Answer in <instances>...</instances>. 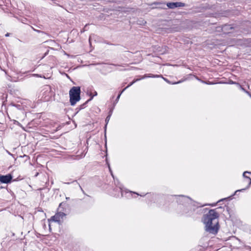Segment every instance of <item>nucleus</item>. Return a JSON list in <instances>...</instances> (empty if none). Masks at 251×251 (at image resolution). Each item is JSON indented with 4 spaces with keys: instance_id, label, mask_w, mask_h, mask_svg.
<instances>
[{
    "instance_id": "6",
    "label": "nucleus",
    "mask_w": 251,
    "mask_h": 251,
    "mask_svg": "<svg viewBox=\"0 0 251 251\" xmlns=\"http://www.w3.org/2000/svg\"><path fill=\"white\" fill-rule=\"evenodd\" d=\"M65 216V214L64 213L58 212L51 217V220L55 222H59L61 219H62Z\"/></svg>"
},
{
    "instance_id": "10",
    "label": "nucleus",
    "mask_w": 251,
    "mask_h": 251,
    "mask_svg": "<svg viewBox=\"0 0 251 251\" xmlns=\"http://www.w3.org/2000/svg\"><path fill=\"white\" fill-rule=\"evenodd\" d=\"M111 114H108V115L107 116V117L106 118V119H105V123H106V125H105V127H106V126L110 119V117H111Z\"/></svg>"
},
{
    "instance_id": "11",
    "label": "nucleus",
    "mask_w": 251,
    "mask_h": 251,
    "mask_svg": "<svg viewBox=\"0 0 251 251\" xmlns=\"http://www.w3.org/2000/svg\"><path fill=\"white\" fill-rule=\"evenodd\" d=\"M19 157L20 158H22V157H23L24 158L25 161H27L29 159L28 156L26 155H24L23 156H22V155H20L19 156Z\"/></svg>"
},
{
    "instance_id": "14",
    "label": "nucleus",
    "mask_w": 251,
    "mask_h": 251,
    "mask_svg": "<svg viewBox=\"0 0 251 251\" xmlns=\"http://www.w3.org/2000/svg\"><path fill=\"white\" fill-rule=\"evenodd\" d=\"M125 91V89H123L121 92L118 95V96H117V99L116 100V101H118L119 100V99H120V97L121 95V94L123 93V92Z\"/></svg>"
},
{
    "instance_id": "13",
    "label": "nucleus",
    "mask_w": 251,
    "mask_h": 251,
    "mask_svg": "<svg viewBox=\"0 0 251 251\" xmlns=\"http://www.w3.org/2000/svg\"><path fill=\"white\" fill-rule=\"evenodd\" d=\"M246 174H251V172H248V171H245L244 172V173L243 174V176L244 177V179H245L247 177H248V176H246Z\"/></svg>"
},
{
    "instance_id": "24",
    "label": "nucleus",
    "mask_w": 251,
    "mask_h": 251,
    "mask_svg": "<svg viewBox=\"0 0 251 251\" xmlns=\"http://www.w3.org/2000/svg\"><path fill=\"white\" fill-rule=\"evenodd\" d=\"M112 110L111 109V110H110V111H109V114H110V113L112 114Z\"/></svg>"
},
{
    "instance_id": "3",
    "label": "nucleus",
    "mask_w": 251,
    "mask_h": 251,
    "mask_svg": "<svg viewBox=\"0 0 251 251\" xmlns=\"http://www.w3.org/2000/svg\"><path fill=\"white\" fill-rule=\"evenodd\" d=\"M80 93L79 87L74 86L70 90V102L71 105H75L80 100Z\"/></svg>"
},
{
    "instance_id": "23",
    "label": "nucleus",
    "mask_w": 251,
    "mask_h": 251,
    "mask_svg": "<svg viewBox=\"0 0 251 251\" xmlns=\"http://www.w3.org/2000/svg\"><path fill=\"white\" fill-rule=\"evenodd\" d=\"M38 174H39L38 173H36V174H35L34 176H37L38 175Z\"/></svg>"
},
{
    "instance_id": "17",
    "label": "nucleus",
    "mask_w": 251,
    "mask_h": 251,
    "mask_svg": "<svg viewBox=\"0 0 251 251\" xmlns=\"http://www.w3.org/2000/svg\"><path fill=\"white\" fill-rule=\"evenodd\" d=\"M155 76L154 75H145L142 78H144L145 77H154Z\"/></svg>"
},
{
    "instance_id": "8",
    "label": "nucleus",
    "mask_w": 251,
    "mask_h": 251,
    "mask_svg": "<svg viewBox=\"0 0 251 251\" xmlns=\"http://www.w3.org/2000/svg\"><path fill=\"white\" fill-rule=\"evenodd\" d=\"M97 92L96 91H95L94 92V94L91 97L90 99H89L88 100H87L85 103H84L83 104H81L80 106V109H82L83 108H84L85 107V104L89 101L91 100H92V99L93 98L94 96H97Z\"/></svg>"
},
{
    "instance_id": "19",
    "label": "nucleus",
    "mask_w": 251,
    "mask_h": 251,
    "mask_svg": "<svg viewBox=\"0 0 251 251\" xmlns=\"http://www.w3.org/2000/svg\"><path fill=\"white\" fill-rule=\"evenodd\" d=\"M180 82H181V81H178V82H174V83H173L172 84H176L179 83H180Z\"/></svg>"
},
{
    "instance_id": "33",
    "label": "nucleus",
    "mask_w": 251,
    "mask_h": 251,
    "mask_svg": "<svg viewBox=\"0 0 251 251\" xmlns=\"http://www.w3.org/2000/svg\"><path fill=\"white\" fill-rule=\"evenodd\" d=\"M17 124H20L18 123V122H17Z\"/></svg>"
},
{
    "instance_id": "31",
    "label": "nucleus",
    "mask_w": 251,
    "mask_h": 251,
    "mask_svg": "<svg viewBox=\"0 0 251 251\" xmlns=\"http://www.w3.org/2000/svg\"><path fill=\"white\" fill-rule=\"evenodd\" d=\"M19 218L21 219H22L23 218L21 216H19Z\"/></svg>"
},
{
    "instance_id": "16",
    "label": "nucleus",
    "mask_w": 251,
    "mask_h": 251,
    "mask_svg": "<svg viewBox=\"0 0 251 251\" xmlns=\"http://www.w3.org/2000/svg\"><path fill=\"white\" fill-rule=\"evenodd\" d=\"M240 87L241 89L242 90H243V91H244L245 92H246V93L249 94V92L247 91H246L243 87H242L241 85H240Z\"/></svg>"
},
{
    "instance_id": "9",
    "label": "nucleus",
    "mask_w": 251,
    "mask_h": 251,
    "mask_svg": "<svg viewBox=\"0 0 251 251\" xmlns=\"http://www.w3.org/2000/svg\"><path fill=\"white\" fill-rule=\"evenodd\" d=\"M141 79V78H139V79H134L133 80V81L131 82L126 88H125L124 89H125V90L127 89V88L129 87L130 86H131V85H132L135 82H136V81H139Z\"/></svg>"
},
{
    "instance_id": "2",
    "label": "nucleus",
    "mask_w": 251,
    "mask_h": 251,
    "mask_svg": "<svg viewBox=\"0 0 251 251\" xmlns=\"http://www.w3.org/2000/svg\"><path fill=\"white\" fill-rule=\"evenodd\" d=\"M28 102L26 100H22L20 98L17 100V109L19 110L18 112L17 111V114L19 115L17 118L24 119L26 116L25 109L27 108Z\"/></svg>"
},
{
    "instance_id": "1",
    "label": "nucleus",
    "mask_w": 251,
    "mask_h": 251,
    "mask_svg": "<svg viewBox=\"0 0 251 251\" xmlns=\"http://www.w3.org/2000/svg\"><path fill=\"white\" fill-rule=\"evenodd\" d=\"M219 214L216 209H211L207 214L203 215L202 221L205 225V230L207 232L213 234L217 233L219 229Z\"/></svg>"
},
{
    "instance_id": "30",
    "label": "nucleus",
    "mask_w": 251,
    "mask_h": 251,
    "mask_svg": "<svg viewBox=\"0 0 251 251\" xmlns=\"http://www.w3.org/2000/svg\"><path fill=\"white\" fill-rule=\"evenodd\" d=\"M108 168H109V169L110 171H111V169H110V166H109V164H108Z\"/></svg>"
},
{
    "instance_id": "28",
    "label": "nucleus",
    "mask_w": 251,
    "mask_h": 251,
    "mask_svg": "<svg viewBox=\"0 0 251 251\" xmlns=\"http://www.w3.org/2000/svg\"><path fill=\"white\" fill-rule=\"evenodd\" d=\"M62 203H63V202H61L60 203L59 207H61L62 206Z\"/></svg>"
},
{
    "instance_id": "27",
    "label": "nucleus",
    "mask_w": 251,
    "mask_h": 251,
    "mask_svg": "<svg viewBox=\"0 0 251 251\" xmlns=\"http://www.w3.org/2000/svg\"><path fill=\"white\" fill-rule=\"evenodd\" d=\"M226 199H221V200H220V201H219V202H220V201H223V200H226Z\"/></svg>"
},
{
    "instance_id": "15",
    "label": "nucleus",
    "mask_w": 251,
    "mask_h": 251,
    "mask_svg": "<svg viewBox=\"0 0 251 251\" xmlns=\"http://www.w3.org/2000/svg\"><path fill=\"white\" fill-rule=\"evenodd\" d=\"M88 26V25H85V26L84 27L83 29L81 31V32H84L85 31L87 30V27Z\"/></svg>"
},
{
    "instance_id": "20",
    "label": "nucleus",
    "mask_w": 251,
    "mask_h": 251,
    "mask_svg": "<svg viewBox=\"0 0 251 251\" xmlns=\"http://www.w3.org/2000/svg\"><path fill=\"white\" fill-rule=\"evenodd\" d=\"M194 206L195 207H196V208H198V207H200L203 206V205H198V206H196L194 204Z\"/></svg>"
},
{
    "instance_id": "25",
    "label": "nucleus",
    "mask_w": 251,
    "mask_h": 251,
    "mask_svg": "<svg viewBox=\"0 0 251 251\" xmlns=\"http://www.w3.org/2000/svg\"><path fill=\"white\" fill-rule=\"evenodd\" d=\"M182 197L184 198H187V199H189V197H185L184 196H181Z\"/></svg>"
},
{
    "instance_id": "5",
    "label": "nucleus",
    "mask_w": 251,
    "mask_h": 251,
    "mask_svg": "<svg viewBox=\"0 0 251 251\" xmlns=\"http://www.w3.org/2000/svg\"><path fill=\"white\" fill-rule=\"evenodd\" d=\"M185 5L184 3L181 2H168L167 3V6L170 9H174L178 7H184Z\"/></svg>"
},
{
    "instance_id": "18",
    "label": "nucleus",
    "mask_w": 251,
    "mask_h": 251,
    "mask_svg": "<svg viewBox=\"0 0 251 251\" xmlns=\"http://www.w3.org/2000/svg\"><path fill=\"white\" fill-rule=\"evenodd\" d=\"M22 178H21L20 177V176H19V177H17V178H16L17 181H19V180H22Z\"/></svg>"
},
{
    "instance_id": "26",
    "label": "nucleus",
    "mask_w": 251,
    "mask_h": 251,
    "mask_svg": "<svg viewBox=\"0 0 251 251\" xmlns=\"http://www.w3.org/2000/svg\"><path fill=\"white\" fill-rule=\"evenodd\" d=\"M167 82L170 83L169 81L167 79H164Z\"/></svg>"
},
{
    "instance_id": "29",
    "label": "nucleus",
    "mask_w": 251,
    "mask_h": 251,
    "mask_svg": "<svg viewBox=\"0 0 251 251\" xmlns=\"http://www.w3.org/2000/svg\"><path fill=\"white\" fill-rule=\"evenodd\" d=\"M232 83L238 84V83H236V82H233V81L232 82Z\"/></svg>"
},
{
    "instance_id": "4",
    "label": "nucleus",
    "mask_w": 251,
    "mask_h": 251,
    "mask_svg": "<svg viewBox=\"0 0 251 251\" xmlns=\"http://www.w3.org/2000/svg\"><path fill=\"white\" fill-rule=\"evenodd\" d=\"M12 176L10 174L3 176L0 175V182L2 183H9L11 182Z\"/></svg>"
},
{
    "instance_id": "32",
    "label": "nucleus",
    "mask_w": 251,
    "mask_h": 251,
    "mask_svg": "<svg viewBox=\"0 0 251 251\" xmlns=\"http://www.w3.org/2000/svg\"><path fill=\"white\" fill-rule=\"evenodd\" d=\"M211 205H212V206H214V205H215V204H212Z\"/></svg>"
},
{
    "instance_id": "22",
    "label": "nucleus",
    "mask_w": 251,
    "mask_h": 251,
    "mask_svg": "<svg viewBox=\"0 0 251 251\" xmlns=\"http://www.w3.org/2000/svg\"><path fill=\"white\" fill-rule=\"evenodd\" d=\"M34 30L35 31H36L37 32H41V31L40 30H35V29H34Z\"/></svg>"
},
{
    "instance_id": "7",
    "label": "nucleus",
    "mask_w": 251,
    "mask_h": 251,
    "mask_svg": "<svg viewBox=\"0 0 251 251\" xmlns=\"http://www.w3.org/2000/svg\"><path fill=\"white\" fill-rule=\"evenodd\" d=\"M244 180L248 183L247 187L245 188L236 190L234 194L233 195H235L237 192L243 191L246 190V189H248L250 187V186L251 185V178L249 176L247 177L245 179H244Z\"/></svg>"
},
{
    "instance_id": "12",
    "label": "nucleus",
    "mask_w": 251,
    "mask_h": 251,
    "mask_svg": "<svg viewBox=\"0 0 251 251\" xmlns=\"http://www.w3.org/2000/svg\"><path fill=\"white\" fill-rule=\"evenodd\" d=\"M146 23V22L144 20H139L138 21V24L139 25H144Z\"/></svg>"
},
{
    "instance_id": "21",
    "label": "nucleus",
    "mask_w": 251,
    "mask_h": 251,
    "mask_svg": "<svg viewBox=\"0 0 251 251\" xmlns=\"http://www.w3.org/2000/svg\"><path fill=\"white\" fill-rule=\"evenodd\" d=\"M9 34H10V33H6V34H5V36H6V37H8V36H9Z\"/></svg>"
}]
</instances>
